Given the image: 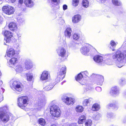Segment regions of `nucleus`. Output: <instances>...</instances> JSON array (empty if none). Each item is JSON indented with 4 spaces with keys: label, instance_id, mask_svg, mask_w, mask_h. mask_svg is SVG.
I'll list each match as a JSON object with an SVG mask.
<instances>
[{
    "label": "nucleus",
    "instance_id": "obj_1",
    "mask_svg": "<svg viewBox=\"0 0 126 126\" xmlns=\"http://www.w3.org/2000/svg\"><path fill=\"white\" fill-rule=\"evenodd\" d=\"M112 58L116 61L117 66L121 68L123 65L124 61H126V50L122 52L117 51L115 54L112 56Z\"/></svg>",
    "mask_w": 126,
    "mask_h": 126
},
{
    "label": "nucleus",
    "instance_id": "obj_2",
    "mask_svg": "<svg viewBox=\"0 0 126 126\" xmlns=\"http://www.w3.org/2000/svg\"><path fill=\"white\" fill-rule=\"evenodd\" d=\"M28 98L27 96H20L18 99V106L22 109H24L27 105L28 104Z\"/></svg>",
    "mask_w": 126,
    "mask_h": 126
},
{
    "label": "nucleus",
    "instance_id": "obj_3",
    "mask_svg": "<svg viewBox=\"0 0 126 126\" xmlns=\"http://www.w3.org/2000/svg\"><path fill=\"white\" fill-rule=\"evenodd\" d=\"M93 59L95 62L98 63L100 65H102L105 63H106L109 65L112 64L111 61L110 60L105 61L103 60V57L100 55L95 56L94 57Z\"/></svg>",
    "mask_w": 126,
    "mask_h": 126
},
{
    "label": "nucleus",
    "instance_id": "obj_4",
    "mask_svg": "<svg viewBox=\"0 0 126 126\" xmlns=\"http://www.w3.org/2000/svg\"><path fill=\"white\" fill-rule=\"evenodd\" d=\"M50 113L52 116L58 117L60 115V110L57 106L53 105L50 108Z\"/></svg>",
    "mask_w": 126,
    "mask_h": 126
},
{
    "label": "nucleus",
    "instance_id": "obj_5",
    "mask_svg": "<svg viewBox=\"0 0 126 126\" xmlns=\"http://www.w3.org/2000/svg\"><path fill=\"white\" fill-rule=\"evenodd\" d=\"M11 86L12 88L16 91L19 92L22 91L23 89V86L20 82L16 81H14L11 83Z\"/></svg>",
    "mask_w": 126,
    "mask_h": 126
},
{
    "label": "nucleus",
    "instance_id": "obj_6",
    "mask_svg": "<svg viewBox=\"0 0 126 126\" xmlns=\"http://www.w3.org/2000/svg\"><path fill=\"white\" fill-rule=\"evenodd\" d=\"M65 66L63 67L58 73L57 78L56 79V80L57 82H59L64 77L65 75L64 74L65 73Z\"/></svg>",
    "mask_w": 126,
    "mask_h": 126
},
{
    "label": "nucleus",
    "instance_id": "obj_7",
    "mask_svg": "<svg viewBox=\"0 0 126 126\" xmlns=\"http://www.w3.org/2000/svg\"><path fill=\"white\" fill-rule=\"evenodd\" d=\"M62 99L63 102L68 105H72L74 104L75 102L74 98L67 96L63 97L62 98Z\"/></svg>",
    "mask_w": 126,
    "mask_h": 126
},
{
    "label": "nucleus",
    "instance_id": "obj_8",
    "mask_svg": "<svg viewBox=\"0 0 126 126\" xmlns=\"http://www.w3.org/2000/svg\"><path fill=\"white\" fill-rule=\"evenodd\" d=\"M2 10L3 12L8 15L13 14L15 11L14 8L10 6H3L2 8Z\"/></svg>",
    "mask_w": 126,
    "mask_h": 126
},
{
    "label": "nucleus",
    "instance_id": "obj_9",
    "mask_svg": "<svg viewBox=\"0 0 126 126\" xmlns=\"http://www.w3.org/2000/svg\"><path fill=\"white\" fill-rule=\"evenodd\" d=\"M56 50L58 55L62 57H64L66 55V49L63 47H59Z\"/></svg>",
    "mask_w": 126,
    "mask_h": 126
},
{
    "label": "nucleus",
    "instance_id": "obj_10",
    "mask_svg": "<svg viewBox=\"0 0 126 126\" xmlns=\"http://www.w3.org/2000/svg\"><path fill=\"white\" fill-rule=\"evenodd\" d=\"M92 46L90 45L86 44L82 47L80 49V51L84 55H86L89 51Z\"/></svg>",
    "mask_w": 126,
    "mask_h": 126
},
{
    "label": "nucleus",
    "instance_id": "obj_11",
    "mask_svg": "<svg viewBox=\"0 0 126 126\" xmlns=\"http://www.w3.org/2000/svg\"><path fill=\"white\" fill-rule=\"evenodd\" d=\"M83 75L81 73H79L75 77L76 80L82 85H85L87 82V81L84 79Z\"/></svg>",
    "mask_w": 126,
    "mask_h": 126
},
{
    "label": "nucleus",
    "instance_id": "obj_12",
    "mask_svg": "<svg viewBox=\"0 0 126 126\" xmlns=\"http://www.w3.org/2000/svg\"><path fill=\"white\" fill-rule=\"evenodd\" d=\"M9 113L4 112L0 113V119L3 122H7L9 120Z\"/></svg>",
    "mask_w": 126,
    "mask_h": 126
},
{
    "label": "nucleus",
    "instance_id": "obj_13",
    "mask_svg": "<svg viewBox=\"0 0 126 126\" xmlns=\"http://www.w3.org/2000/svg\"><path fill=\"white\" fill-rule=\"evenodd\" d=\"M50 74L49 72L46 71H43L40 77V79L43 81L47 80L50 77Z\"/></svg>",
    "mask_w": 126,
    "mask_h": 126
},
{
    "label": "nucleus",
    "instance_id": "obj_14",
    "mask_svg": "<svg viewBox=\"0 0 126 126\" xmlns=\"http://www.w3.org/2000/svg\"><path fill=\"white\" fill-rule=\"evenodd\" d=\"M25 68L27 70L31 69L33 66V64L31 60L29 59L25 60L24 61Z\"/></svg>",
    "mask_w": 126,
    "mask_h": 126
},
{
    "label": "nucleus",
    "instance_id": "obj_15",
    "mask_svg": "<svg viewBox=\"0 0 126 126\" xmlns=\"http://www.w3.org/2000/svg\"><path fill=\"white\" fill-rule=\"evenodd\" d=\"M15 54V51L12 48L8 49L7 51L6 54L7 56L9 57H12L14 56Z\"/></svg>",
    "mask_w": 126,
    "mask_h": 126
},
{
    "label": "nucleus",
    "instance_id": "obj_16",
    "mask_svg": "<svg viewBox=\"0 0 126 126\" xmlns=\"http://www.w3.org/2000/svg\"><path fill=\"white\" fill-rule=\"evenodd\" d=\"M81 16L79 15H77L73 16L72 18V22L74 23H77L79 22L81 20Z\"/></svg>",
    "mask_w": 126,
    "mask_h": 126
},
{
    "label": "nucleus",
    "instance_id": "obj_17",
    "mask_svg": "<svg viewBox=\"0 0 126 126\" xmlns=\"http://www.w3.org/2000/svg\"><path fill=\"white\" fill-rule=\"evenodd\" d=\"M17 58H13L9 60L8 64L10 67H13L17 63Z\"/></svg>",
    "mask_w": 126,
    "mask_h": 126
},
{
    "label": "nucleus",
    "instance_id": "obj_18",
    "mask_svg": "<svg viewBox=\"0 0 126 126\" xmlns=\"http://www.w3.org/2000/svg\"><path fill=\"white\" fill-rule=\"evenodd\" d=\"M24 3L26 7L29 8L32 7L34 4V2L31 0H25Z\"/></svg>",
    "mask_w": 126,
    "mask_h": 126
},
{
    "label": "nucleus",
    "instance_id": "obj_19",
    "mask_svg": "<svg viewBox=\"0 0 126 126\" xmlns=\"http://www.w3.org/2000/svg\"><path fill=\"white\" fill-rule=\"evenodd\" d=\"M46 103V100L45 99L40 100L38 103L37 109L40 110L41 108L44 107Z\"/></svg>",
    "mask_w": 126,
    "mask_h": 126
},
{
    "label": "nucleus",
    "instance_id": "obj_20",
    "mask_svg": "<svg viewBox=\"0 0 126 126\" xmlns=\"http://www.w3.org/2000/svg\"><path fill=\"white\" fill-rule=\"evenodd\" d=\"M72 32V31L71 28H67L64 32L65 36L67 38H70L71 36Z\"/></svg>",
    "mask_w": 126,
    "mask_h": 126
},
{
    "label": "nucleus",
    "instance_id": "obj_21",
    "mask_svg": "<svg viewBox=\"0 0 126 126\" xmlns=\"http://www.w3.org/2000/svg\"><path fill=\"white\" fill-rule=\"evenodd\" d=\"M9 28L10 30L14 31L17 29V26L16 24L14 22L10 23L9 25Z\"/></svg>",
    "mask_w": 126,
    "mask_h": 126
},
{
    "label": "nucleus",
    "instance_id": "obj_22",
    "mask_svg": "<svg viewBox=\"0 0 126 126\" xmlns=\"http://www.w3.org/2000/svg\"><path fill=\"white\" fill-rule=\"evenodd\" d=\"M27 81H30L32 80L33 79V75L32 73L28 72L26 74Z\"/></svg>",
    "mask_w": 126,
    "mask_h": 126
},
{
    "label": "nucleus",
    "instance_id": "obj_23",
    "mask_svg": "<svg viewBox=\"0 0 126 126\" xmlns=\"http://www.w3.org/2000/svg\"><path fill=\"white\" fill-rule=\"evenodd\" d=\"M110 93L111 95L116 94L118 93V90L116 86L112 87Z\"/></svg>",
    "mask_w": 126,
    "mask_h": 126
},
{
    "label": "nucleus",
    "instance_id": "obj_24",
    "mask_svg": "<svg viewBox=\"0 0 126 126\" xmlns=\"http://www.w3.org/2000/svg\"><path fill=\"white\" fill-rule=\"evenodd\" d=\"M86 119L85 116L84 115H82L80 116L79 118L78 123L79 124H82L84 122Z\"/></svg>",
    "mask_w": 126,
    "mask_h": 126
},
{
    "label": "nucleus",
    "instance_id": "obj_25",
    "mask_svg": "<svg viewBox=\"0 0 126 126\" xmlns=\"http://www.w3.org/2000/svg\"><path fill=\"white\" fill-rule=\"evenodd\" d=\"M92 100V99L91 98L84 99L82 101V104L84 106H87Z\"/></svg>",
    "mask_w": 126,
    "mask_h": 126
},
{
    "label": "nucleus",
    "instance_id": "obj_26",
    "mask_svg": "<svg viewBox=\"0 0 126 126\" xmlns=\"http://www.w3.org/2000/svg\"><path fill=\"white\" fill-rule=\"evenodd\" d=\"M82 6L84 8H87L89 5V2L87 0H83L81 3Z\"/></svg>",
    "mask_w": 126,
    "mask_h": 126
},
{
    "label": "nucleus",
    "instance_id": "obj_27",
    "mask_svg": "<svg viewBox=\"0 0 126 126\" xmlns=\"http://www.w3.org/2000/svg\"><path fill=\"white\" fill-rule=\"evenodd\" d=\"M15 69L16 72L19 73H21L23 70L22 67L20 65H18L16 66Z\"/></svg>",
    "mask_w": 126,
    "mask_h": 126
},
{
    "label": "nucleus",
    "instance_id": "obj_28",
    "mask_svg": "<svg viewBox=\"0 0 126 126\" xmlns=\"http://www.w3.org/2000/svg\"><path fill=\"white\" fill-rule=\"evenodd\" d=\"M100 109L99 105L97 103H95L92 106V110L93 111H97Z\"/></svg>",
    "mask_w": 126,
    "mask_h": 126
},
{
    "label": "nucleus",
    "instance_id": "obj_29",
    "mask_svg": "<svg viewBox=\"0 0 126 126\" xmlns=\"http://www.w3.org/2000/svg\"><path fill=\"white\" fill-rule=\"evenodd\" d=\"M112 2L113 4L116 6H120L122 4L121 2L119 0H112Z\"/></svg>",
    "mask_w": 126,
    "mask_h": 126
},
{
    "label": "nucleus",
    "instance_id": "obj_30",
    "mask_svg": "<svg viewBox=\"0 0 126 126\" xmlns=\"http://www.w3.org/2000/svg\"><path fill=\"white\" fill-rule=\"evenodd\" d=\"M4 35L6 37L11 38L12 37L13 34L10 32L5 31L4 32Z\"/></svg>",
    "mask_w": 126,
    "mask_h": 126
},
{
    "label": "nucleus",
    "instance_id": "obj_31",
    "mask_svg": "<svg viewBox=\"0 0 126 126\" xmlns=\"http://www.w3.org/2000/svg\"><path fill=\"white\" fill-rule=\"evenodd\" d=\"M38 123L42 126H45L46 124V122L45 119L43 118L39 119L38 120Z\"/></svg>",
    "mask_w": 126,
    "mask_h": 126
},
{
    "label": "nucleus",
    "instance_id": "obj_32",
    "mask_svg": "<svg viewBox=\"0 0 126 126\" xmlns=\"http://www.w3.org/2000/svg\"><path fill=\"white\" fill-rule=\"evenodd\" d=\"M101 117V115L99 113H97L93 115V118L95 120H98Z\"/></svg>",
    "mask_w": 126,
    "mask_h": 126
},
{
    "label": "nucleus",
    "instance_id": "obj_33",
    "mask_svg": "<svg viewBox=\"0 0 126 126\" xmlns=\"http://www.w3.org/2000/svg\"><path fill=\"white\" fill-rule=\"evenodd\" d=\"M83 108L81 106H78L75 109L76 111L78 112H81L83 111Z\"/></svg>",
    "mask_w": 126,
    "mask_h": 126
},
{
    "label": "nucleus",
    "instance_id": "obj_34",
    "mask_svg": "<svg viewBox=\"0 0 126 126\" xmlns=\"http://www.w3.org/2000/svg\"><path fill=\"white\" fill-rule=\"evenodd\" d=\"M92 121L91 119H89L86 120L85 122V126H91L92 124Z\"/></svg>",
    "mask_w": 126,
    "mask_h": 126
},
{
    "label": "nucleus",
    "instance_id": "obj_35",
    "mask_svg": "<svg viewBox=\"0 0 126 126\" xmlns=\"http://www.w3.org/2000/svg\"><path fill=\"white\" fill-rule=\"evenodd\" d=\"M53 87L52 85H49L43 88L44 91H48L51 89Z\"/></svg>",
    "mask_w": 126,
    "mask_h": 126
},
{
    "label": "nucleus",
    "instance_id": "obj_36",
    "mask_svg": "<svg viewBox=\"0 0 126 126\" xmlns=\"http://www.w3.org/2000/svg\"><path fill=\"white\" fill-rule=\"evenodd\" d=\"M79 0H72V5L74 7H76L78 6Z\"/></svg>",
    "mask_w": 126,
    "mask_h": 126
},
{
    "label": "nucleus",
    "instance_id": "obj_37",
    "mask_svg": "<svg viewBox=\"0 0 126 126\" xmlns=\"http://www.w3.org/2000/svg\"><path fill=\"white\" fill-rule=\"evenodd\" d=\"M79 35L77 33H74L73 35V37L74 40H77L79 38Z\"/></svg>",
    "mask_w": 126,
    "mask_h": 126
},
{
    "label": "nucleus",
    "instance_id": "obj_38",
    "mask_svg": "<svg viewBox=\"0 0 126 126\" xmlns=\"http://www.w3.org/2000/svg\"><path fill=\"white\" fill-rule=\"evenodd\" d=\"M97 78L99 81H100L101 83L100 84V85L102 84V82L104 80V78L103 76L100 75H98L97 76Z\"/></svg>",
    "mask_w": 126,
    "mask_h": 126
},
{
    "label": "nucleus",
    "instance_id": "obj_39",
    "mask_svg": "<svg viewBox=\"0 0 126 126\" xmlns=\"http://www.w3.org/2000/svg\"><path fill=\"white\" fill-rule=\"evenodd\" d=\"M8 108L6 106L0 108V112L2 113L8 110Z\"/></svg>",
    "mask_w": 126,
    "mask_h": 126
},
{
    "label": "nucleus",
    "instance_id": "obj_40",
    "mask_svg": "<svg viewBox=\"0 0 126 126\" xmlns=\"http://www.w3.org/2000/svg\"><path fill=\"white\" fill-rule=\"evenodd\" d=\"M118 44L117 42H115L113 40H111L110 42L111 45L113 47H115Z\"/></svg>",
    "mask_w": 126,
    "mask_h": 126
},
{
    "label": "nucleus",
    "instance_id": "obj_41",
    "mask_svg": "<svg viewBox=\"0 0 126 126\" xmlns=\"http://www.w3.org/2000/svg\"><path fill=\"white\" fill-rule=\"evenodd\" d=\"M11 38H9V37H6L5 38V40L4 42V44L5 45H7V44H6L5 43H8L10 42L11 41Z\"/></svg>",
    "mask_w": 126,
    "mask_h": 126
},
{
    "label": "nucleus",
    "instance_id": "obj_42",
    "mask_svg": "<svg viewBox=\"0 0 126 126\" xmlns=\"http://www.w3.org/2000/svg\"><path fill=\"white\" fill-rule=\"evenodd\" d=\"M18 21L19 24H21L24 21V19L23 18H20L18 19Z\"/></svg>",
    "mask_w": 126,
    "mask_h": 126
},
{
    "label": "nucleus",
    "instance_id": "obj_43",
    "mask_svg": "<svg viewBox=\"0 0 126 126\" xmlns=\"http://www.w3.org/2000/svg\"><path fill=\"white\" fill-rule=\"evenodd\" d=\"M80 73H82L83 77H85L86 76H87L88 74V73L87 71L82 72Z\"/></svg>",
    "mask_w": 126,
    "mask_h": 126
},
{
    "label": "nucleus",
    "instance_id": "obj_44",
    "mask_svg": "<svg viewBox=\"0 0 126 126\" xmlns=\"http://www.w3.org/2000/svg\"><path fill=\"white\" fill-rule=\"evenodd\" d=\"M23 0H19L18 3V6L19 7H20L21 6V5L23 3Z\"/></svg>",
    "mask_w": 126,
    "mask_h": 126
},
{
    "label": "nucleus",
    "instance_id": "obj_45",
    "mask_svg": "<svg viewBox=\"0 0 126 126\" xmlns=\"http://www.w3.org/2000/svg\"><path fill=\"white\" fill-rule=\"evenodd\" d=\"M96 89L97 91L98 92H101L102 90L101 88L100 87H97L96 88Z\"/></svg>",
    "mask_w": 126,
    "mask_h": 126
},
{
    "label": "nucleus",
    "instance_id": "obj_46",
    "mask_svg": "<svg viewBox=\"0 0 126 126\" xmlns=\"http://www.w3.org/2000/svg\"><path fill=\"white\" fill-rule=\"evenodd\" d=\"M92 88L90 86H87L86 88V91H87L89 90H91L92 89Z\"/></svg>",
    "mask_w": 126,
    "mask_h": 126
},
{
    "label": "nucleus",
    "instance_id": "obj_47",
    "mask_svg": "<svg viewBox=\"0 0 126 126\" xmlns=\"http://www.w3.org/2000/svg\"><path fill=\"white\" fill-rule=\"evenodd\" d=\"M113 106L114 107V108L116 110L118 108V106L116 103L115 104H114Z\"/></svg>",
    "mask_w": 126,
    "mask_h": 126
},
{
    "label": "nucleus",
    "instance_id": "obj_48",
    "mask_svg": "<svg viewBox=\"0 0 126 126\" xmlns=\"http://www.w3.org/2000/svg\"><path fill=\"white\" fill-rule=\"evenodd\" d=\"M3 100V97L2 95L0 93V102Z\"/></svg>",
    "mask_w": 126,
    "mask_h": 126
},
{
    "label": "nucleus",
    "instance_id": "obj_49",
    "mask_svg": "<svg viewBox=\"0 0 126 126\" xmlns=\"http://www.w3.org/2000/svg\"><path fill=\"white\" fill-rule=\"evenodd\" d=\"M113 116V114L111 113H108L107 116L108 117H110Z\"/></svg>",
    "mask_w": 126,
    "mask_h": 126
},
{
    "label": "nucleus",
    "instance_id": "obj_50",
    "mask_svg": "<svg viewBox=\"0 0 126 126\" xmlns=\"http://www.w3.org/2000/svg\"><path fill=\"white\" fill-rule=\"evenodd\" d=\"M67 5H63V9L64 10H65L67 9Z\"/></svg>",
    "mask_w": 126,
    "mask_h": 126
},
{
    "label": "nucleus",
    "instance_id": "obj_51",
    "mask_svg": "<svg viewBox=\"0 0 126 126\" xmlns=\"http://www.w3.org/2000/svg\"><path fill=\"white\" fill-rule=\"evenodd\" d=\"M99 2L103 3L105 2L107 0H97Z\"/></svg>",
    "mask_w": 126,
    "mask_h": 126
},
{
    "label": "nucleus",
    "instance_id": "obj_52",
    "mask_svg": "<svg viewBox=\"0 0 126 126\" xmlns=\"http://www.w3.org/2000/svg\"><path fill=\"white\" fill-rule=\"evenodd\" d=\"M113 105H114V104H109L107 106L108 107V108H109L110 107L113 106Z\"/></svg>",
    "mask_w": 126,
    "mask_h": 126
},
{
    "label": "nucleus",
    "instance_id": "obj_53",
    "mask_svg": "<svg viewBox=\"0 0 126 126\" xmlns=\"http://www.w3.org/2000/svg\"><path fill=\"white\" fill-rule=\"evenodd\" d=\"M69 126H76V124L75 123H71L70 124Z\"/></svg>",
    "mask_w": 126,
    "mask_h": 126
},
{
    "label": "nucleus",
    "instance_id": "obj_54",
    "mask_svg": "<svg viewBox=\"0 0 126 126\" xmlns=\"http://www.w3.org/2000/svg\"><path fill=\"white\" fill-rule=\"evenodd\" d=\"M52 1L54 2H57L58 3L59 1V0H51Z\"/></svg>",
    "mask_w": 126,
    "mask_h": 126
},
{
    "label": "nucleus",
    "instance_id": "obj_55",
    "mask_svg": "<svg viewBox=\"0 0 126 126\" xmlns=\"http://www.w3.org/2000/svg\"><path fill=\"white\" fill-rule=\"evenodd\" d=\"M107 56H108L109 57H111L112 56V54H107L106 55Z\"/></svg>",
    "mask_w": 126,
    "mask_h": 126
},
{
    "label": "nucleus",
    "instance_id": "obj_56",
    "mask_svg": "<svg viewBox=\"0 0 126 126\" xmlns=\"http://www.w3.org/2000/svg\"><path fill=\"white\" fill-rule=\"evenodd\" d=\"M56 101L55 100H53L52 102V104L56 103Z\"/></svg>",
    "mask_w": 126,
    "mask_h": 126
},
{
    "label": "nucleus",
    "instance_id": "obj_57",
    "mask_svg": "<svg viewBox=\"0 0 126 126\" xmlns=\"http://www.w3.org/2000/svg\"><path fill=\"white\" fill-rule=\"evenodd\" d=\"M16 0H8L9 1L11 2L12 3L14 2Z\"/></svg>",
    "mask_w": 126,
    "mask_h": 126
},
{
    "label": "nucleus",
    "instance_id": "obj_58",
    "mask_svg": "<svg viewBox=\"0 0 126 126\" xmlns=\"http://www.w3.org/2000/svg\"><path fill=\"white\" fill-rule=\"evenodd\" d=\"M17 35H18V37L19 38H20V37L21 36V35L20 34H17Z\"/></svg>",
    "mask_w": 126,
    "mask_h": 126
},
{
    "label": "nucleus",
    "instance_id": "obj_59",
    "mask_svg": "<svg viewBox=\"0 0 126 126\" xmlns=\"http://www.w3.org/2000/svg\"><path fill=\"white\" fill-rule=\"evenodd\" d=\"M50 126H56L55 124H53L51 125Z\"/></svg>",
    "mask_w": 126,
    "mask_h": 126
},
{
    "label": "nucleus",
    "instance_id": "obj_60",
    "mask_svg": "<svg viewBox=\"0 0 126 126\" xmlns=\"http://www.w3.org/2000/svg\"><path fill=\"white\" fill-rule=\"evenodd\" d=\"M121 80L122 81H125V79H123Z\"/></svg>",
    "mask_w": 126,
    "mask_h": 126
},
{
    "label": "nucleus",
    "instance_id": "obj_61",
    "mask_svg": "<svg viewBox=\"0 0 126 126\" xmlns=\"http://www.w3.org/2000/svg\"><path fill=\"white\" fill-rule=\"evenodd\" d=\"M112 50V51H114V49H113Z\"/></svg>",
    "mask_w": 126,
    "mask_h": 126
},
{
    "label": "nucleus",
    "instance_id": "obj_62",
    "mask_svg": "<svg viewBox=\"0 0 126 126\" xmlns=\"http://www.w3.org/2000/svg\"><path fill=\"white\" fill-rule=\"evenodd\" d=\"M61 84H63V82H62L61 83Z\"/></svg>",
    "mask_w": 126,
    "mask_h": 126
}]
</instances>
